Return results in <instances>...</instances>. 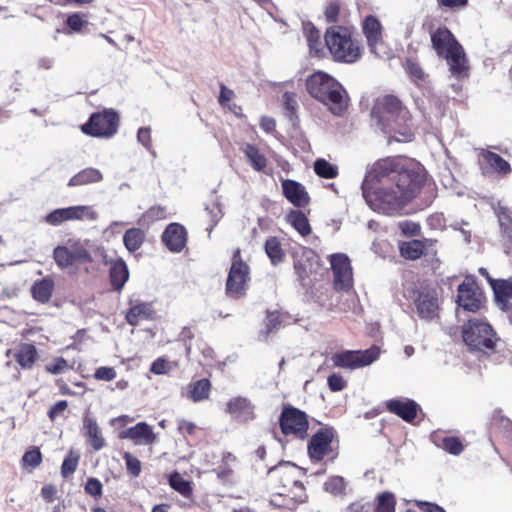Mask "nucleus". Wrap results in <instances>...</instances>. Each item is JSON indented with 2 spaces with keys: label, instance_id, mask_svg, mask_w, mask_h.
<instances>
[{
  "label": "nucleus",
  "instance_id": "12",
  "mask_svg": "<svg viewBox=\"0 0 512 512\" xmlns=\"http://www.w3.org/2000/svg\"><path fill=\"white\" fill-rule=\"evenodd\" d=\"M330 264L334 276V288L349 291L353 287V273L349 258L345 254L330 256Z\"/></svg>",
  "mask_w": 512,
  "mask_h": 512
},
{
  "label": "nucleus",
  "instance_id": "26",
  "mask_svg": "<svg viewBox=\"0 0 512 512\" xmlns=\"http://www.w3.org/2000/svg\"><path fill=\"white\" fill-rule=\"evenodd\" d=\"M154 309L151 303L137 301L132 304L125 315V319L131 326H136L140 321L153 318Z\"/></svg>",
  "mask_w": 512,
  "mask_h": 512
},
{
  "label": "nucleus",
  "instance_id": "43",
  "mask_svg": "<svg viewBox=\"0 0 512 512\" xmlns=\"http://www.w3.org/2000/svg\"><path fill=\"white\" fill-rule=\"evenodd\" d=\"M346 485V481L343 477L331 476L324 483V489L328 493L340 496L345 494Z\"/></svg>",
  "mask_w": 512,
  "mask_h": 512
},
{
  "label": "nucleus",
  "instance_id": "6",
  "mask_svg": "<svg viewBox=\"0 0 512 512\" xmlns=\"http://www.w3.org/2000/svg\"><path fill=\"white\" fill-rule=\"evenodd\" d=\"M464 343L472 351L489 354L498 349L501 339L493 327L482 318H471L462 326Z\"/></svg>",
  "mask_w": 512,
  "mask_h": 512
},
{
  "label": "nucleus",
  "instance_id": "57",
  "mask_svg": "<svg viewBox=\"0 0 512 512\" xmlns=\"http://www.w3.org/2000/svg\"><path fill=\"white\" fill-rule=\"evenodd\" d=\"M280 324H281L280 313L277 311L269 312L267 314L266 322H265V327H266L265 334L268 336L274 330L278 329Z\"/></svg>",
  "mask_w": 512,
  "mask_h": 512
},
{
  "label": "nucleus",
  "instance_id": "62",
  "mask_svg": "<svg viewBox=\"0 0 512 512\" xmlns=\"http://www.w3.org/2000/svg\"><path fill=\"white\" fill-rule=\"evenodd\" d=\"M68 368V362L63 358H58L54 361V363L49 364L46 369L51 374L57 375L61 374Z\"/></svg>",
  "mask_w": 512,
  "mask_h": 512
},
{
  "label": "nucleus",
  "instance_id": "17",
  "mask_svg": "<svg viewBox=\"0 0 512 512\" xmlns=\"http://www.w3.org/2000/svg\"><path fill=\"white\" fill-rule=\"evenodd\" d=\"M457 303L467 311L476 312L481 308L482 294L473 282L464 281L458 286Z\"/></svg>",
  "mask_w": 512,
  "mask_h": 512
},
{
  "label": "nucleus",
  "instance_id": "13",
  "mask_svg": "<svg viewBox=\"0 0 512 512\" xmlns=\"http://www.w3.org/2000/svg\"><path fill=\"white\" fill-rule=\"evenodd\" d=\"M96 213L88 206H70L51 211L44 217V221L51 226H59L65 221L81 220L87 218L96 219Z\"/></svg>",
  "mask_w": 512,
  "mask_h": 512
},
{
  "label": "nucleus",
  "instance_id": "34",
  "mask_svg": "<svg viewBox=\"0 0 512 512\" xmlns=\"http://www.w3.org/2000/svg\"><path fill=\"white\" fill-rule=\"evenodd\" d=\"M287 222L302 236L311 233V227L305 214L299 210H292L286 216Z\"/></svg>",
  "mask_w": 512,
  "mask_h": 512
},
{
  "label": "nucleus",
  "instance_id": "1",
  "mask_svg": "<svg viewBox=\"0 0 512 512\" xmlns=\"http://www.w3.org/2000/svg\"><path fill=\"white\" fill-rule=\"evenodd\" d=\"M426 179L424 167L399 157L377 160L366 172L362 193L379 214L396 215L419 193Z\"/></svg>",
  "mask_w": 512,
  "mask_h": 512
},
{
  "label": "nucleus",
  "instance_id": "58",
  "mask_svg": "<svg viewBox=\"0 0 512 512\" xmlns=\"http://www.w3.org/2000/svg\"><path fill=\"white\" fill-rule=\"evenodd\" d=\"M116 377V371L113 367L102 366L96 369L94 378L102 381H112Z\"/></svg>",
  "mask_w": 512,
  "mask_h": 512
},
{
  "label": "nucleus",
  "instance_id": "24",
  "mask_svg": "<svg viewBox=\"0 0 512 512\" xmlns=\"http://www.w3.org/2000/svg\"><path fill=\"white\" fill-rule=\"evenodd\" d=\"M493 289L497 306L501 310H507L512 300V281L489 279Z\"/></svg>",
  "mask_w": 512,
  "mask_h": 512
},
{
  "label": "nucleus",
  "instance_id": "47",
  "mask_svg": "<svg viewBox=\"0 0 512 512\" xmlns=\"http://www.w3.org/2000/svg\"><path fill=\"white\" fill-rule=\"evenodd\" d=\"M171 487L185 497H188L192 488L188 481L184 480L178 473L171 475L169 479Z\"/></svg>",
  "mask_w": 512,
  "mask_h": 512
},
{
  "label": "nucleus",
  "instance_id": "3",
  "mask_svg": "<svg viewBox=\"0 0 512 512\" xmlns=\"http://www.w3.org/2000/svg\"><path fill=\"white\" fill-rule=\"evenodd\" d=\"M311 97L328 107L329 111L341 116L348 107L349 97L343 86L327 73L318 71L306 80Z\"/></svg>",
  "mask_w": 512,
  "mask_h": 512
},
{
  "label": "nucleus",
  "instance_id": "27",
  "mask_svg": "<svg viewBox=\"0 0 512 512\" xmlns=\"http://www.w3.org/2000/svg\"><path fill=\"white\" fill-rule=\"evenodd\" d=\"M479 157L483 159V161L492 169L493 172L499 175H507L511 172L510 164L504 158L494 152L480 149Z\"/></svg>",
  "mask_w": 512,
  "mask_h": 512
},
{
  "label": "nucleus",
  "instance_id": "10",
  "mask_svg": "<svg viewBox=\"0 0 512 512\" xmlns=\"http://www.w3.org/2000/svg\"><path fill=\"white\" fill-rule=\"evenodd\" d=\"M239 256L240 251L237 249L226 282V293L232 298H239L245 294L249 280V267Z\"/></svg>",
  "mask_w": 512,
  "mask_h": 512
},
{
  "label": "nucleus",
  "instance_id": "5",
  "mask_svg": "<svg viewBox=\"0 0 512 512\" xmlns=\"http://www.w3.org/2000/svg\"><path fill=\"white\" fill-rule=\"evenodd\" d=\"M325 44L337 62L355 63L362 56V47L345 26H332L326 30Z\"/></svg>",
  "mask_w": 512,
  "mask_h": 512
},
{
  "label": "nucleus",
  "instance_id": "18",
  "mask_svg": "<svg viewBox=\"0 0 512 512\" xmlns=\"http://www.w3.org/2000/svg\"><path fill=\"white\" fill-rule=\"evenodd\" d=\"M162 241L171 252H180L186 245L187 233L178 223H171L162 234Z\"/></svg>",
  "mask_w": 512,
  "mask_h": 512
},
{
  "label": "nucleus",
  "instance_id": "48",
  "mask_svg": "<svg viewBox=\"0 0 512 512\" xmlns=\"http://www.w3.org/2000/svg\"><path fill=\"white\" fill-rule=\"evenodd\" d=\"M341 5L338 0H330L325 6L324 16L327 22L336 23L339 21Z\"/></svg>",
  "mask_w": 512,
  "mask_h": 512
},
{
  "label": "nucleus",
  "instance_id": "61",
  "mask_svg": "<svg viewBox=\"0 0 512 512\" xmlns=\"http://www.w3.org/2000/svg\"><path fill=\"white\" fill-rule=\"evenodd\" d=\"M437 4L441 7L450 10H461L468 4V0H436Z\"/></svg>",
  "mask_w": 512,
  "mask_h": 512
},
{
  "label": "nucleus",
  "instance_id": "40",
  "mask_svg": "<svg viewBox=\"0 0 512 512\" xmlns=\"http://www.w3.org/2000/svg\"><path fill=\"white\" fill-rule=\"evenodd\" d=\"M435 443L438 447H441L446 452L453 455H459L464 449V446L458 437L446 436L439 440L436 438Z\"/></svg>",
  "mask_w": 512,
  "mask_h": 512
},
{
  "label": "nucleus",
  "instance_id": "49",
  "mask_svg": "<svg viewBox=\"0 0 512 512\" xmlns=\"http://www.w3.org/2000/svg\"><path fill=\"white\" fill-rule=\"evenodd\" d=\"M137 140L140 144H142L150 154L156 158V151L152 147V137H151V128L150 127H141L137 132Z\"/></svg>",
  "mask_w": 512,
  "mask_h": 512
},
{
  "label": "nucleus",
  "instance_id": "15",
  "mask_svg": "<svg viewBox=\"0 0 512 512\" xmlns=\"http://www.w3.org/2000/svg\"><path fill=\"white\" fill-rule=\"evenodd\" d=\"M334 438V431L331 428L320 429L315 433L308 444V453L312 460L321 461L327 456L331 449Z\"/></svg>",
  "mask_w": 512,
  "mask_h": 512
},
{
  "label": "nucleus",
  "instance_id": "28",
  "mask_svg": "<svg viewBox=\"0 0 512 512\" xmlns=\"http://www.w3.org/2000/svg\"><path fill=\"white\" fill-rule=\"evenodd\" d=\"M307 500V495L304 491H301L300 494H295L293 496L285 495L283 493L274 494L270 498V504L276 508H285L288 510H294L296 507L305 503Z\"/></svg>",
  "mask_w": 512,
  "mask_h": 512
},
{
  "label": "nucleus",
  "instance_id": "7",
  "mask_svg": "<svg viewBox=\"0 0 512 512\" xmlns=\"http://www.w3.org/2000/svg\"><path fill=\"white\" fill-rule=\"evenodd\" d=\"M404 297L414 304L421 319L433 320L438 316L439 299L437 290L426 281L417 280L407 284L404 288Z\"/></svg>",
  "mask_w": 512,
  "mask_h": 512
},
{
  "label": "nucleus",
  "instance_id": "33",
  "mask_svg": "<svg viewBox=\"0 0 512 512\" xmlns=\"http://www.w3.org/2000/svg\"><path fill=\"white\" fill-rule=\"evenodd\" d=\"M211 390V383L208 379H200L187 386V398L194 402L208 399Z\"/></svg>",
  "mask_w": 512,
  "mask_h": 512
},
{
  "label": "nucleus",
  "instance_id": "4",
  "mask_svg": "<svg viewBox=\"0 0 512 512\" xmlns=\"http://www.w3.org/2000/svg\"><path fill=\"white\" fill-rule=\"evenodd\" d=\"M432 47L436 54L444 57L450 71L458 77L467 70V59L463 47L446 27H439L430 35Z\"/></svg>",
  "mask_w": 512,
  "mask_h": 512
},
{
  "label": "nucleus",
  "instance_id": "56",
  "mask_svg": "<svg viewBox=\"0 0 512 512\" xmlns=\"http://www.w3.org/2000/svg\"><path fill=\"white\" fill-rule=\"evenodd\" d=\"M327 383L329 389L333 392L342 391L347 386L346 380L341 375L336 373H333L328 377Z\"/></svg>",
  "mask_w": 512,
  "mask_h": 512
},
{
  "label": "nucleus",
  "instance_id": "63",
  "mask_svg": "<svg viewBox=\"0 0 512 512\" xmlns=\"http://www.w3.org/2000/svg\"><path fill=\"white\" fill-rule=\"evenodd\" d=\"M68 407V402L66 400H60L56 402L48 411L49 418L54 421L58 415L63 413Z\"/></svg>",
  "mask_w": 512,
  "mask_h": 512
},
{
  "label": "nucleus",
  "instance_id": "21",
  "mask_svg": "<svg viewBox=\"0 0 512 512\" xmlns=\"http://www.w3.org/2000/svg\"><path fill=\"white\" fill-rule=\"evenodd\" d=\"M120 438L130 439L135 445H150L155 442L156 436L146 422H139L135 426L123 430Z\"/></svg>",
  "mask_w": 512,
  "mask_h": 512
},
{
  "label": "nucleus",
  "instance_id": "2",
  "mask_svg": "<svg viewBox=\"0 0 512 512\" xmlns=\"http://www.w3.org/2000/svg\"><path fill=\"white\" fill-rule=\"evenodd\" d=\"M372 118L376 120L380 129L395 141L412 140L409 111L395 96L387 95L378 99L372 110Z\"/></svg>",
  "mask_w": 512,
  "mask_h": 512
},
{
  "label": "nucleus",
  "instance_id": "19",
  "mask_svg": "<svg viewBox=\"0 0 512 512\" xmlns=\"http://www.w3.org/2000/svg\"><path fill=\"white\" fill-rule=\"evenodd\" d=\"M419 405L411 399H391L386 402V409L398 417H400L405 422H412L416 416Z\"/></svg>",
  "mask_w": 512,
  "mask_h": 512
},
{
  "label": "nucleus",
  "instance_id": "54",
  "mask_svg": "<svg viewBox=\"0 0 512 512\" xmlns=\"http://www.w3.org/2000/svg\"><path fill=\"white\" fill-rule=\"evenodd\" d=\"M85 492L95 498H99L103 493V485L97 478L89 477L85 484Z\"/></svg>",
  "mask_w": 512,
  "mask_h": 512
},
{
  "label": "nucleus",
  "instance_id": "11",
  "mask_svg": "<svg viewBox=\"0 0 512 512\" xmlns=\"http://www.w3.org/2000/svg\"><path fill=\"white\" fill-rule=\"evenodd\" d=\"M119 118L116 112L105 110L102 113H95L90 117L87 124L82 127L84 133L95 137H111L118 129Z\"/></svg>",
  "mask_w": 512,
  "mask_h": 512
},
{
  "label": "nucleus",
  "instance_id": "52",
  "mask_svg": "<svg viewBox=\"0 0 512 512\" xmlns=\"http://www.w3.org/2000/svg\"><path fill=\"white\" fill-rule=\"evenodd\" d=\"M123 459L125 460L127 471L133 477H138L141 473V462L138 458L134 457L129 452H125L123 455Z\"/></svg>",
  "mask_w": 512,
  "mask_h": 512
},
{
  "label": "nucleus",
  "instance_id": "51",
  "mask_svg": "<svg viewBox=\"0 0 512 512\" xmlns=\"http://www.w3.org/2000/svg\"><path fill=\"white\" fill-rule=\"evenodd\" d=\"M175 364L166 360L165 358H157L150 367V371L155 375H163L170 372Z\"/></svg>",
  "mask_w": 512,
  "mask_h": 512
},
{
  "label": "nucleus",
  "instance_id": "59",
  "mask_svg": "<svg viewBox=\"0 0 512 512\" xmlns=\"http://www.w3.org/2000/svg\"><path fill=\"white\" fill-rule=\"evenodd\" d=\"M282 102L284 108L290 113V116L292 117L298 106L296 95L292 92H285L282 96Z\"/></svg>",
  "mask_w": 512,
  "mask_h": 512
},
{
  "label": "nucleus",
  "instance_id": "8",
  "mask_svg": "<svg viewBox=\"0 0 512 512\" xmlns=\"http://www.w3.org/2000/svg\"><path fill=\"white\" fill-rule=\"evenodd\" d=\"M379 355L380 349L374 345L366 350H346L335 353L330 360L333 367L354 370L372 364Z\"/></svg>",
  "mask_w": 512,
  "mask_h": 512
},
{
  "label": "nucleus",
  "instance_id": "60",
  "mask_svg": "<svg viewBox=\"0 0 512 512\" xmlns=\"http://www.w3.org/2000/svg\"><path fill=\"white\" fill-rule=\"evenodd\" d=\"M194 338V333L192 332L190 327H183L181 332L178 335V341L184 343L186 355L189 356L191 352V344L190 340Z\"/></svg>",
  "mask_w": 512,
  "mask_h": 512
},
{
  "label": "nucleus",
  "instance_id": "16",
  "mask_svg": "<svg viewBox=\"0 0 512 512\" xmlns=\"http://www.w3.org/2000/svg\"><path fill=\"white\" fill-rule=\"evenodd\" d=\"M301 473V469L289 461L280 462L268 470V474L276 476L283 487L292 484L300 491H304L303 483L298 479Z\"/></svg>",
  "mask_w": 512,
  "mask_h": 512
},
{
  "label": "nucleus",
  "instance_id": "45",
  "mask_svg": "<svg viewBox=\"0 0 512 512\" xmlns=\"http://www.w3.org/2000/svg\"><path fill=\"white\" fill-rule=\"evenodd\" d=\"M206 211L210 217L211 227L209 229V233L213 229V227L219 222V220L223 216V212L221 209V204L216 195L212 196L211 203L206 205Z\"/></svg>",
  "mask_w": 512,
  "mask_h": 512
},
{
  "label": "nucleus",
  "instance_id": "55",
  "mask_svg": "<svg viewBox=\"0 0 512 512\" xmlns=\"http://www.w3.org/2000/svg\"><path fill=\"white\" fill-rule=\"evenodd\" d=\"M79 456H67L61 466V474L63 477H68L73 474L77 468Z\"/></svg>",
  "mask_w": 512,
  "mask_h": 512
},
{
  "label": "nucleus",
  "instance_id": "41",
  "mask_svg": "<svg viewBox=\"0 0 512 512\" xmlns=\"http://www.w3.org/2000/svg\"><path fill=\"white\" fill-rule=\"evenodd\" d=\"M305 35L310 52L318 56L322 51V42L319 30L309 24L305 27Z\"/></svg>",
  "mask_w": 512,
  "mask_h": 512
},
{
  "label": "nucleus",
  "instance_id": "46",
  "mask_svg": "<svg viewBox=\"0 0 512 512\" xmlns=\"http://www.w3.org/2000/svg\"><path fill=\"white\" fill-rule=\"evenodd\" d=\"M375 512H395V497L390 492H383L378 496Z\"/></svg>",
  "mask_w": 512,
  "mask_h": 512
},
{
  "label": "nucleus",
  "instance_id": "20",
  "mask_svg": "<svg viewBox=\"0 0 512 512\" xmlns=\"http://www.w3.org/2000/svg\"><path fill=\"white\" fill-rule=\"evenodd\" d=\"M281 186L283 195L295 207H304L309 203L310 197L301 183L285 179L282 181Z\"/></svg>",
  "mask_w": 512,
  "mask_h": 512
},
{
  "label": "nucleus",
  "instance_id": "22",
  "mask_svg": "<svg viewBox=\"0 0 512 512\" xmlns=\"http://www.w3.org/2000/svg\"><path fill=\"white\" fill-rule=\"evenodd\" d=\"M227 412L239 422H248L255 418L254 406L243 397H236L227 403Z\"/></svg>",
  "mask_w": 512,
  "mask_h": 512
},
{
  "label": "nucleus",
  "instance_id": "50",
  "mask_svg": "<svg viewBox=\"0 0 512 512\" xmlns=\"http://www.w3.org/2000/svg\"><path fill=\"white\" fill-rule=\"evenodd\" d=\"M42 461V455L39 449H32L27 451L22 457V463L24 467L34 469L40 465Z\"/></svg>",
  "mask_w": 512,
  "mask_h": 512
},
{
  "label": "nucleus",
  "instance_id": "39",
  "mask_svg": "<svg viewBox=\"0 0 512 512\" xmlns=\"http://www.w3.org/2000/svg\"><path fill=\"white\" fill-rule=\"evenodd\" d=\"M265 252L274 265L282 262L284 258V252L281 247V243L276 237H270L266 240Z\"/></svg>",
  "mask_w": 512,
  "mask_h": 512
},
{
  "label": "nucleus",
  "instance_id": "42",
  "mask_svg": "<svg viewBox=\"0 0 512 512\" xmlns=\"http://www.w3.org/2000/svg\"><path fill=\"white\" fill-rule=\"evenodd\" d=\"M314 171L318 176L326 179H333L338 175L337 167L325 159H317L314 162Z\"/></svg>",
  "mask_w": 512,
  "mask_h": 512
},
{
  "label": "nucleus",
  "instance_id": "23",
  "mask_svg": "<svg viewBox=\"0 0 512 512\" xmlns=\"http://www.w3.org/2000/svg\"><path fill=\"white\" fill-rule=\"evenodd\" d=\"M110 265L109 276L112 288L120 292L129 279V270L122 258L107 262Z\"/></svg>",
  "mask_w": 512,
  "mask_h": 512
},
{
  "label": "nucleus",
  "instance_id": "32",
  "mask_svg": "<svg viewBox=\"0 0 512 512\" xmlns=\"http://www.w3.org/2000/svg\"><path fill=\"white\" fill-rule=\"evenodd\" d=\"M83 423L84 428L87 431L89 444L95 451L101 450L105 445V441L101 435V431L96 420L94 418L85 416Z\"/></svg>",
  "mask_w": 512,
  "mask_h": 512
},
{
  "label": "nucleus",
  "instance_id": "37",
  "mask_svg": "<svg viewBox=\"0 0 512 512\" xmlns=\"http://www.w3.org/2000/svg\"><path fill=\"white\" fill-rule=\"evenodd\" d=\"M243 153L254 170L260 172L266 167L267 160L265 156L261 154L255 146L245 144L243 147Z\"/></svg>",
  "mask_w": 512,
  "mask_h": 512
},
{
  "label": "nucleus",
  "instance_id": "31",
  "mask_svg": "<svg viewBox=\"0 0 512 512\" xmlns=\"http://www.w3.org/2000/svg\"><path fill=\"white\" fill-rule=\"evenodd\" d=\"M54 291V281L49 278L37 280L31 287L33 298L40 303H47Z\"/></svg>",
  "mask_w": 512,
  "mask_h": 512
},
{
  "label": "nucleus",
  "instance_id": "14",
  "mask_svg": "<svg viewBox=\"0 0 512 512\" xmlns=\"http://www.w3.org/2000/svg\"><path fill=\"white\" fill-rule=\"evenodd\" d=\"M362 33L366 39L369 51L377 56L384 45L383 27L381 22L373 15L366 16L361 23Z\"/></svg>",
  "mask_w": 512,
  "mask_h": 512
},
{
  "label": "nucleus",
  "instance_id": "53",
  "mask_svg": "<svg viewBox=\"0 0 512 512\" xmlns=\"http://www.w3.org/2000/svg\"><path fill=\"white\" fill-rule=\"evenodd\" d=\"M87 20L84 19V15L80 13H73L66 19V25L73 31L79 32L82 28L87 25Z\"/></svg>",
  "mask_w": 512,
  "mask_h": 512
},
{
  "label": "nucleus",
  "instance_id": "38",
  "mask_svg": "<svg viewBox=\"0 0 512 512\" xmlns=\"http://www.w3.org/2000/svg\"><path fill=\"white\" fill-rule=\"evenodd\" d=\"M406 72L411 80L419 87H425L428 84V75L422 67L412 59L406 61Z\"/></svg>",
  "mask_w": 512,
  "mask_h": 512
},
{
  "label": "nucleus",
  "instance_id": "64",
  "mask_svg": "<svg viewBox=\"0 0 512 512\" xmlns=\"http://www.w3.org/2000/svg\"><path fill=\"white\" fill-rule=\"evenodd\" d=\"M57 494V489L54 485L48 484L42 487L41 495L44 500L48 503H51L55 500Z\"/></svg>",
  "mask_w": 512,
  "mask_h": 512
},
{
  "label": "nucleus",
  "instance_id": "30",
  "mask_svg": "<svg viewBox=\"0 0 512 512\" xmlns=\"http://www.w3.org/2000/svg\"><path fill=\"white\" fill-rule=\"evenodd\" d=\"M14 357L16 362L23 369H31L38 358V352L33 344L22 343L17 349Z\"/></svg>",
  "mask_w": 512,
  "mask_h": 512
},
{
  "label": "nucleus",
  "instance_id": "25",
  "mask_svg": "<svg viewBox=\"0 0 512 512\" xmlns=\"http://www.w3.org/2000/svg\"><path fill=\"white\" fill-rule=\"evenodd\" d=\"M432 240H418L414 239L408 242H403L400 245V253L405 259L416 260L424 255L429 248L433 247Z\"/></svg>",
  "mask_w": 512,
  "mask_h": 512
},
{
  "label": "nucleus",
  "instance_id": "44",
  "mask_svg": "<svg viewBox=\"0 0 512 512\" xmlns=\"http://www.w3.org/2000/svg\"><path fill=\"white\" fill-rule=\"evenodd\" d=\"M53 258L56 264L62 269L67 268L75 263L66 245L57 246L53 251Z\"/></svg>",
  "mask_w": 512,
  "mask_h": 512
},
{
  "label": "nucleus",
  "instance_id": "35",
  "mask_svg": "<svg viewBox=\"0 0 512 512\" xmlns=\"http://www.w3.org/2000/svg\"><path fill=\"white\" fill-rule=\"evenodd\" d=\"M144 240L145 233L139 228H130L123 236L124 246L130 253L137 251L144 243Z\"/></svg>",
  "mask_w": 512,
  "mask_h": 512
},
{
  "label": "nucleus",
  "instance_id": "36",
  "mask_svg": "<svg viewBox=\"0 0 512 512\" xmlns=\"http://www.w3.org/2000/svg\"><path fill=\"white\" fill-rule=\"evenodd\" d=\"M86 242L80 240H69L66 244L72 258L76 262H91L92 257L87 249Z\"/></svg>",
  "mask_w": 512,
  "mask_h": 512
},
{
  "label": "nucleus",
  "instance_id": "29",
  "mask_svg": "<svg viewBox=\"0 0 512 512\" xmlns=\"http://www.w3.org/2000/svg\"><path fill=\"white\" fill-rule=\"evenodd\" d=\"M103 180V174L100 170L88 167L75 174L68 182L69 187L84 186L99 183Z\"/></svg>",
  "mask_w": 512,
  "mask_h": 512
},
{
  "label": "nucleus",
  "instance_id": "9",
  "mask_svg": "<svg viewBox=\"0 0 512 512\" xmlns=\"http://www.w3.org/2000/svg\"><path fill=\"white\" fill-rule=\"evenodd\" d=\"M279 426L284 435L304 439L307 436L309 423L305 412L293 406H284L279 418Z\"/></svg>",
  "mask_w": 512,
  "mask_h": 512
}]
</instances>
